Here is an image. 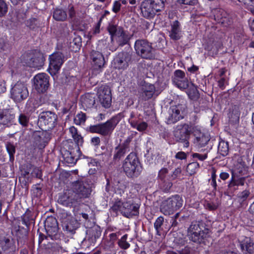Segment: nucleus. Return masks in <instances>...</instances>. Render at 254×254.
Listing matches in <instances>:
<instances>
[{"instance_id":"19","label":"nucleus","mask_w":254,"mask_h":254,"mask_svg":"<svg viewBox=\"0 0 254 254\" xmlns=\"http://www.w3.org/2000/svg\"><path fill=\"white\" fill-rule=\"evenodd\" d=\"M49 69L51 73L55 74L58 72L64 62V56L60 52H57L51 55L49 57Z\"/></svg>"},{"instance_id":"43","label":"nucleus","mask_w":254,"mask_h":254,"mask_svg":"<svg viewBox=\"0 0 254 254\" xmlns=\"http://www.w3.org/2000/svg\"><path fill=\"white\" fill-rule=\"evenodd\" d=\"M229 121L232 124H236L239 122L240 118V112L237 107H235L232 112L229 115Z\"/></svg>"},{"instance_id":"4","label":"nucleus","mask_w":254,"mask_h":254,"mask_svg":"<svg viewBox=\"0 0 254 254\" xmlns=\"http://www.w3.org/2000/svg\"><path fill=\"white\" fill-rule=\"evenodd\" d=\"M188 231L190 240L197 244L204 243V240L209 236L210 232L201 221L192 222Z\"/></svg>"},{"instance_id":"50","label":"nucleus","mask_w":254,"mask_h":254,"mask_svg":"<svg viewBox=\"0 0 254 254\" xmlns=\"http://www.w3.org/2000/svg\"><path fill=\"white\" fill-rule=\"evenodd\" d=\"M199 167V164L196 162H193L188 164L187 167V171L190 175L193 174L195 171Z\"/></svg>"},{"instance_id":"56","label":"nucleus","mask_w":254,"mask_h":254,"mask_svg":"<svg viewBox=\"0 0 254 254\" xmlns=\"http://www.w3.org/2000/svg\"><path fill=\"white\" fill-rule=\"evenodd\" d=\"M37 19L35 18H32L28 20L26 22V25L31 29H34L37 27Z\"/></svg>"},{"instance_id":"17","label":"nucleus","mask_w":254,"mask_h":254,"mask_svg":"<svg viewBox=\"0 0 254 254\" xmlns=\"http://www.w3.org/2000/svg\"><path fill=\"white\" fill-rule=\"evenodd\" d=\"M49 76L45 73H39L35 76L34 86L38 92L43 93L48 90L49 87Z\"/></svg>"},{"instance_id":"36","label":"nucleus","mask_w":254,"mask_h":254,"mask_svg":"<svg viewBox=\"0 0 254 254\" xmlns=\"http://www.w3.org/2000/svg\"><path fill=\"white\" fill-rule=\"evenodd\" d=\"M160 211L165 215H170L176 211L167 199L163 201L160 205Z\"/></svg>"},{"instance_id":"23","label":"nucleus","mask_w":254,"mask_h":254,"mask_svg":"<svg viewBox=\"0 0 254 254\" xmlns=\"http://www.w3.org/2000/svg\"><path fill=\"white\" fill-rule=\"evenodd\" d=\"M90 56L92 60V64L95 69H99L103 67L105 62L101 53L92 50L90 53Z\"/></svg>"},{"instance_id":"46","label":"nucleus","mask_w":254,"mask_h":254,"mask_svg":"<svg viewBox=\"0 0 254 254\" xmlns=\"http://www.w3.org/2000/svg\"><path fill=\"white\" fill-rule=\"evenodd\" d=\"M174 83L181 89H186L189 87V82L187 78L179 80L176 79Z\"/></svg>"},{"instance_id":"35","label":"nucleus","mask_w":254,"mask_h":254,"mask_svg":"<svg viewBox=\"0 0 254 254\" xmlns=\"http://www.w3.org/2000/svg\"><path fill=\"white\" fill-rule=\"evenodd\" d=\"M69 132L75 142V146H81L83 143V137L79 134L77 129L73 126L69 128Z\"/></svg>"},{"instance_id":"53","label":"nucleus","mask_w":254,"mask_h":254,"mask_svg":"<svg viewBox=\"0 0 254 254\" xmlns=\"http://www.w3.org/2000/svg\"><path fill=\"white\" fill-rule=\"evenodd\" d=\"M164 222V218L162 216H160L157 218L154 223V227L157 232L158 233L159 231L161 230V226L163 225Z\"/></svg>"},{"instance_id":"25","label":"nucleus","mask_w":254,"mask_h":254,"mask_svg":"<svg viewBox=\"0 0 254 254\" xmlns=\"http://www.w3.org/2000/svg\"><path fill=\"white\" fill-rule=\"evenodd\" d=\"M193 135L194 136V144L198 148L205 146L210 140L209 136L198 130L194 131Z\"/></svg>"},{"instance_id":"21","label":"nucleus","mask_w":254,"mask_h":254,"mask_svg":"<svg viewBox=\"0 0 254 254\" xmlns=\"http://www.w3.org/2000/svg\"><path fill=\"white\" fill-rule=\"evenodd\" d=\"M86 236L83 242H88L89 245H91L96 243L97 240L99 238L101 234V230L98 226H94L89 228L86 231Z\"/></svg>"},{"instance_id":"6","label":"nucleus","mask_w":254,"mask_h":254,"mask_svg":"<svg viewBox=\"0 0 254 254\" xmlns=\"http://www.w3.org/2000/svg\"><path fill=\"white\" fill-rule=\"evenodd\" d=\"M166 0H144L140 4V8L144 17L152 18L156 13L164 7Z\"/></svg>"},{"instance_id":"38","label":"nucleus","mask_w":254,"mask_h":254,"mask_svg":"<svg viewBox=\"0 0 254 254\" xmlns=\"http://www.w3.org/2000/svg\"><path fill=\"white\" fill-rule=\"evenodd\" d=\"M82 45L81 38L79 36L75 35L72 41L69 43V47L72 51L75 52L80 49Z\"/></svg>"},{"instance_id":"12","label":"nucleus","mask_w":254,"mask_h":254,"mask_svg":"<svg viewBox=\"0 0 254 254\" xmlns=\"http://www.w3.org/2000/svg\"><path fill=\"white\" fill-rule=\"evenodd\" d=\"M132 54L130 52H120L114 59L112 64L114 68L119 70H125L131 63Z\"/></svg>"},{"instance_id":"61","label":"nucleus","mask_w":254,"mask_h":254,"mask_svg":"<svg viewBox=\"0 0 254 254\" xmlns=\"http://www.w3.org/2000/svg\"><path fill=\"white\" fill-rule=\"evenodd\" d=\"M211 185L213 186L214 190H218L220 192H222L223 187L217 185L216 180H212Z\"/></svg>"},{"instance_id":"64","label":"nucleus","mask_w":254,"mask_h":254,"mask_svg":"<svg viewBox=\"0 0 254 254\" xmlns=\"http://www.w3.org/2000/svg\"><path fill=\"white\" fill-rule=\"evenodd\" d=\"M68 15L69 17L71 19H73L75 17L76 12L73 5H69L68 6Z\"/></svg>"},{"instance_id":"59","label":"nucleus","mask_w":254,"mask_h":254,"mask_svg":"<svg viewBox=\"0 0 254 254\" xmlns=\"http://www.w3.org/2000/svg\"><path fill=\"white\" fill-rule=\"evenodd\" d=\"M205 150L206 151V152L203 154L195 153L192 154V156L194 158H197L198 160H199L200 161H203L205 159H206V158L207 157V152L208 151L207 149H205Z\"/></svg>"},{"instance_id":"22","label":"nucleus","mask_w":254,"mask_h":254,"mask_svg":"<svg viewBox=\"0 0 254 254\" xmlns=\"http://www.w3.org/2000/svg\"><path fill=\"white\" fill-rule=\"evenodd\" d=\"M62 223L63 230L71 235L75 233V230L80 225V224L75 218L70 216L63 219Z\"/></svg>"},{"instance_id":"14","label":"nucleus","mask_w":254,"mask_h":254,"mask_svg":"<svg viewBox=\"0 0 254 254\" xmlns=\"http://www.w3.org/2000/svg\"><path fill=\"white\" fill-rule=\"evenodd\" d=\"M29 95L26 86L23 82H17L11 89V98L15 102L20 103L26 99Z\"/></svg>"},{"instance_id":"49","label":"nucleus","mask_w":254,"mask_h":254,"mask_svg":"<svg viewBox=\"0 0 254 254\" xmlns=\"http://www.w3.org/2000/svg\"><path fill=\"white\" fill-rule=\"evenodd\" d=\"M127 235L125 234L118 242L119 246L122 249L126 250L130 246L129 244L127 242Z\"/></svg>"},{"instance_id":"51","label":"nucleus","mask_w":254,"mask_h":254,"mask_svg":"<svg viewBox=\"0 0 254 254\" xmlns=\"http://www.w3.org/2000/svg\"><path fill=\"white\" fill-rule=\"evenodd\" d=\"M7 10L8 7L4 0H0V17L4 16Z\"/></svg>"},{"instance_id":"16","label":"nucleus","mask_w":254,"mask_h":254,"mask_svg":"<svg viewBox=\"0 0 254 254\" xmlns=\"http://www.w3.org/2000/svg\"><path fill=\"white\" fill-rule=\"evenodd\" d=\"M45 228L47 234L52 239L58 240L60 238L58 223L55 217H47L45 221Z\"/></svg>"},{"instance_id":"55","label":"nucleus","mask_w":254,"mask_h":254,"mask_svg":"<svg viewBox=\"0 0 254 254\" xmlns=\"http://www.w3.org/2000/svg\"><path fill=\"white\" fill-rule=\"evenodd\" d=\"M31 174L33 177L39 178L41 179L42 180V172L41 170H40L38 168L34 167L33 166V168H32V171Z\"/></svg>"},{"instance_id":"58","label":"nucleus","mask_w":254,"mask_h":254,"mask_svg":"<svg viewBox=\"0 0 254 254\" xmlns=\"http://www.w3.org/2000/svg\"><path fill=\"white\" fill-rule=\"evenodd\" d=\"M219 44L215 43L214 45H213L211 47L209 46L207 47L208 50L210 52L209 54H212V55H216L218 52V46Z\"/></svg>"},{"instance_id":"27","label":"nucleus","mask_w":254,"mask_h":254,"mask_svg":"<svg viewBox=\"0 0 254 254\" xmlns=\"http://www.w3.org/2000/svg\"><path fill=\"white\" fill-rule=\"evenodd\" d=\"M240 247L244 254H254V242L249 237H246L241 243Z\"/></svg>"},{"instance_id":"13","label":"nucleus","mask_w":254,"mask_h":254,"mask_svg":"<svg viewBox=\"0 0 254 254\" xmlns=\"http://www.w3.org/2000/svg\"><path fill=\"white\" fill-rule=\"evenodd\" d=\"M190 133L189 125L184 124L178 125L174 131V138L176 141L183 143L184 147H188L189 146Z\"/></svg>"},{"instance_id":"47","label":"nucleus","mask_w":254,"mask_h":254,"mask_svg":"<svg viewBox=\"0 0 254 254\" xmlns=\"http://www.w3.org/2000/svg\"><path fill=\"white\" fill-rule=\"evenodd\" d=\"M120 28H123L121 27H118L116 25L110 24L108 27V30L111 35V40H113V37L115 35H119V30Z\"/></svg>"},{"instance_id":"24","label":"nucleus","mask_w":254,"mask_h":254,"mask_svg":"<svg viewBox=\"0 0 254 254\" xmlns=\"http://www.w3.org/2000/svg\"><path fill=\"white\" fill-rule=\"evenodd\" d=\"M180 26V23L178 20L174 21L171 23L169 37L172 40L177 41L180 40L183 36Z\"/></svg>"},{"instance_id":"39","label":"nucleus","mask_w":254,"mask_h":254,"mask_svg":"<svg viewBox=\"0 0 254 254\" xmlns=\"http://www.w3.org/2000/svg\"><path fill=\"white\" fill-rule=\"evenodd\" d=\"M187 93L189 98L192 100L197 101L199 98V93L196 87L192 83L191 86L189 87Z\"/></svg>"},{"instance_id":"30","label":"nucleus","mask_w":254,"mask_h":254,"mask_svg":"<svg viewBox=\"0 0 254 254\" xmlns=\"http://www.w3.org/2000/svg\"><path fill=\"white\" fill-rule=\"evenodd\" d=\"M245 178L241 177L238 179H236L235 175L233 173L232 179L229 184L228 185V192H233L236 190V186H244L245 183Z\"/></svg>"},{"instance_id":"28","label":"nucleus","mask_w":254,"mask_h":254,"mask_svg":"<svg viewBox=\"0 0 254 254\" xmlns=\"http://www.w3.org/2000/svg\"><path fill=\"white\" fill-rule=\"evenodd\" d=\"M14 119V115L8 110H0V124L8 126Z\"/></svg>"},{"instance_id":"26","label":"nucleus","mask_w":254,"mask_h":254,"mask_svg":"<svg viewBox=\"0 0 254 254\" xmlns=\"http://www.w3.org/2000/svg\"><path fill=\"white\" fill-rule=\"evenodd\" d=\"M130 141V140L127 138L123 143L120 144L115 148V153L113 157V159L115 161H119L124 156L127 149L128 148Z\"/></svg>"},{"instance_id":"3","label":"nucleus","mask_w":254,"mask_h":254,"mask_svg":"<svg viewBox=\"0 0 254 254\" xmlns=\"http://www.w3.org/2000/svg\"><path fill=\"white\" fill-rule=\"evenodd\" d=\"M181 168H176L172 174L169 175V170L163 168L159 171L157 179L158 188L164 192H169L173 187L172 181L176 179L181 173Z\"/></svg>"},{"instance_id":"8","label":"nucleus","mask_w":254,"mask_h":254,"mask_svg":"<svg viewBox=\"0 0 254 254\" xmlns=\"http://www.w3.org/2000/svg\"><path fill=\"white\" fill-rule=\"evenodd\" d=\"M118 116H114L104 123L90 126L89 131L91 133H99L104 136H109L120 122Z\"/></svg>"},{"instance_id":"45","label":"nucleus","mask_w":254,"mask_h":254,"mask_svg":"<svg viewBox=\"0 0 254 254\" xmlns=\"http://www.w3.org/2000/svg\"><path fill=\"white\" fill-rule=\"evenodd\" d=\"M18 122L23 127H27L29 123V116L25 114H20L18 117Z\"/></svg>"},{"instance_id":"1","label":"nucleus","mask_w":254,"mask_h":254,"mask_svg":"<svg viewBox=\"0 0 254 254\" xmlns=\"http://www.w3.org/2000/svg\"><path fill=\"white\" fill-rule=\"evenodd\" d=\"M92 191V186L87 182L77 181L72 183L69 189L60 194L58 202L66 206L73 207L83 198L88 197Z\"/></svg>"},{"instance_id":"20","label":"nucleus","mask_w":254,"mask_h":254,"mask_svg":"<svg viewBox=\"0 0 254 254\" xmlns=\"http://www.w3.org/2000/svg\"><path fill=\"white\" fill-rule=\"evenodd\" d=\"M98 99L103 107L109 108L112 103L111 91L108 86H102L98 92Z\"/></svg>"},{"instance_id":"9","label":"nucleus","mask_w":254,"mask_h":254,"mask_svg":"<svg viewBox=\"0 0 254 254\" xmlns=\"http://www.w3.org/2000/svg\"><path fill=\"white\" fill-rule=\"evenodd\" d=\"M58 116L52 111H43L38 116L37 125L42 130H51L57 125Z\"/></svg>"},{"instance_id":"32","label":"nucleus","mask_w":254,"mask_h":254,"mask_svg":"<svg viewBox=\"0 0 254 254\" xmlns=\"http://www.w3.org/2000/svg\"><path fill=\"white\" fill-rule=\"evenodd\" d=\"M76 147V148L75 150L73 149L70 151H66L64 154L66 162L68 163H75L78 159V155H76L75 152L79 153L80 150L78 146Z\"/></svg>"},{"instance_id":"33","label":"nucleus","mask_w":254,"mask_h":254,"mask_svg":"<svg viewBox=\"0 0 254 254\" xmlns=\"http://www.w3.org/2000/svg\"><path fill=\"white\" fill-rule=\"evenodd\" d=\"M167 200L170 204L172 205L173 208L177 211L181 208L183 206V200L180 195L177 194L168 198Z\"/></svg>"},{"instance_id":"62","label":"nucleus","mask_w":254,"mask_h":254,"mask_svg":"<svg viewBox=\"0 0 254 254\" xmlns=\"http://www.w3.org/2000/svg\"><path fill=\"white\" fill-rule=\"evenodd\" d=\"M75 120H78V124H80L84 123L86 121V115L84 113H80L78 114L75 118Z\"/></svg>"},{"instance_id":"40","label":"nucleus","mask_w":254,"mask_h":254,"mask_svg":"<svg viewBox=\"0 0 254 254\" xmlns=\"http://www.w3.org/2000/svg\"><path fill=\"white\" fill-rule=\"evenodd\" d=\"M218 152L223 156L228 155L229 152V144L227 141L221 140L219 142L218 146Z\"/></svg>"},{"instance_id":"42","label":"nucleus","mask_w":254,"mask_h":254,"mask_svg":"<svg viewBox=\"0 0 254 254\" xmlns=\"http://www.w3.org/2000/svg\"><path fill=\"white\" fill-rule=\"evenodd\" d=\"M90 169L88 173L90 175L95 174L98 170H99L100 167V163L95 159L91 160V162L89 163Z\"/></svg>"},{"instance_id":"57","label":"nucleus","mask_w":254,"mask_h":254,"mask_svg":"<svg viewBox=\"0 0 254 254\" xmlns=\"http://www.w3.org/2000/svg\"><path fill=\"white\" fill-rule=\"evenodd\" d=\"M250 192L247 190H245L242 192H241L238 195V198L239 199V201L241 202H243L245 201L248 196L250 195Z\"/></svg>"},{"instance_id":"15","label":"nucleus","mask_w":254,"mask_h":254,"mask_svg":"<svg viewBox=\"0 0 254 254\" xmlns=\"http://www.w3.org/2000/svg\"><path fill=\"white\" fill-rule=\"evenodd\" d=\"M48 130L35 131L32 134L33 145L39 149H44L51 139V133Z\"/></svg>"},{"instance_id":"44","label":"nucleus","mask_w":254,"mask_h":254,"mask_svg":"<svg viewBox=\"0 0 254 254\" xmlns=\"http://www.w3.org/2000/svg\"><path fill=\"white\" fill-rule=\"evenodd\" d=\"M6 148L9 155L10 161H12L14 160V155L16 151L15 146L13 143L7 142L6 143Z\"/></svg>"},{"instance_id":"54","label":"nucleus","mask_w":254,"mask_h":254,"mask_svg":"<svg viewBox=\"0 0 254 254\" xmlns=\"http://www.w3.org/2000/svg\"><path fill=\"white\" fill-rule=\"evenodd\" d=\"M185 73L184 71L181 70H177L174 72V77L173 79V82H175V80H182L184 78H185Z\"/></svg>"},{"instance_id":"41","label":"nucleus","mask_w":254,"mask_h":254,"mask_svg":"<svg viewBox=\"0 0 254 254\" xmlns=\"http://www.w3.org/2000/svg\"><path fill=\"white\" fill-rule=\"evenodd\" d=\"M131 126L133 128H136L139 131H143L146 130L148 125L144 122L138 123L137 121H129Z\"/></svg>"},{"instance_id":"11","label":"nucleus","mask_w":254,"mask_h":254,"mask_svg":"<svg viewBox=\"0 0 254 254\" xmlns=\"http://www.w3.org/2000/svg\"><path fill=\"white\" fill-rule=\"evenodd\" d=\"M134 49L136 55L142 59L151 60L155 58L152 43L147 40H137L134 43Z\"/></svg>"},{"instance_id":"18","label":"nucleus","mask_w":254,"mask_h":254,"mask_svg":"<svg viewBox=\"0 0 254 254\" xmlns=\"http://www.w3.org/2000/svg\"><path fill=\"white\" fill-rule=\"evenodd\" d=\"M44 60L42 53L35 51L27 55L26 64L30 67L39 68L44 65Z\"/></svg>"},{"instance_id":"10","label":"nucleus","mask_w":254,"mask_h":254,"mask_svg":"<svg viewBox=\"0 0 254 254\" xmlns=\"http://www.w3.org/2000/svg\"><path fill=\"white\" fill-rule=\"evenodd\" d=\"M187 107L185 104H178L171 106L165 115L166 122L168 125L174 124L184 118Z\"/></svg>"},{"instance_id":"37","label":"nucleus","mask_w":254,"mask_h":254,"mask_svg":"<svg viewBox=\"0 0 254 254\" xmlns=\"http://www.w3.org/2000/svg\"><path fill=\"white\" fill-rule=\"evenodd\" d=\"M53 17L56 21H64L67 18V13L62 8H56L54 10Z\"/></svg>"},{"instance_id":"31","label":"nucleus","mask_w":254,"mask_h":254,"mask_svg":"<svg viewBox=\"0 0 254 254\" xmlns=\"http://www.w3.org/2000/svg\"><path fill=\"white\" fill-rule=\"evenodd\" d=\"M82 105L86 108H91L95 103V98L94 94L87 93L81 97Z\"/></svg>"},{"instance_id":"63","label":"nucleus","mask_w":254,"mask_h":254,"mask_svg":"<svg viewBox=\"0 0 254 254\" xmlns=\"http://www.w3.org/2000/svg\"><path fill=\"white\" fill-rule=\"evenodd\" d=\"M121 4L120 1L116 0L113 4L112 10L115 13H118L121 9Z\"/></svg>"},{"instance_id":"2","label":"nucleus","mask_w":254,"mask_h":254,"mask_svg":"<svg viewBox=\"0 0 254 254\" xmlns=\"http://www.w3.org/2000/svg\"><path fill=\"white\" fill-rule=\"evenodd\" d=\"M35 216L33 213L27 209L25 213L21 217V220H18L14 226L13 229L15 235L19 239L24 240L26 238L31 225L35 224Z\"/></svg>"},{"instance_id":"34","label":"nucleus","mask_w":254,"mask_h":254,"mask_svg":"<svg viewBox=\"0 0 254 254\" xmlns=\"http://www.w3.org/2000/svg\"><path fill=\"white\" fill-rule=\"evenodd\" d=\"M119 35H118V39L117 43L119 46H123L128 44L130 40V36L124 30L123 28H120L119 30Z\"/></svg>"},{"instance_id":"48","label":"nucleus","mask_w":254,"mask_h":254,"mask_svg":"<svg viewBox=\"0 0 254 254\" xmlns=\"http://www.w3.org/2000/svg\"><path fill=\"white\" fill-rule=\"evenodd\" d=\"M10 247V242L8 238L3 237L0 238V248L3 251L8 250Z\"/></svg>"},{"instance_id":"60","label":"nucleus","mask_w":254,"mask_h":254,"mask_svg":"<svg viewBox=\"0 0 254 254\" xmlns=\"http://www.w3.org/2000/svg\"><path fill=\"white\" fill-rule=\"evenodd\" d=\"M120 234V232L113 233L110 234V242L112 246H114L115 242L118 239V237Z\"/></svg>"},{"instance_id":"5","label":"nucleus","mask_w":254,"mask_h":254,"mask_svg":"<svg viewBox=\"0 0 254 254\" xmlns=\"http://www.w3.org/2000/svg\"><path fill=\"white\" fill-rule=\"evenodd\" d=\"M139 205L131 201L122 202L117 200L115 202L111 209L115 212L120 211L121 213L127 218H131L139 214Z\"/></svg>"},{"instance_id":"52","label":"nucleus","mask_w":254,"mask_h":254,"mask_svg":"<svg viewBox=\"0 0 254 254\" xmlns=\"http://www.w3.org/2000/svg\"><path fill=\"white\" fill-rule=\"evenodd\" d=\"M33 168V166L32 164H27L24 166L23 170L22 171L21 175L23 176L24 178H28V175Z\"/></svg>"},{"instance_id":"29","label":"nucleus","mask_w":254,"mask_h":254,"mask_svg":"<svg viewBox=\"0 0 254 254\" xmlns=\"http://www.w3.org/2000/svg\"><path fill=\"white\" fill-rule=\"evenodd\" d=\"M155 91V88L154 85L146 84L142 87L140 96L143 100L146 101L153 97Z\"/></svg>"},{"instance_id":"7","label":"nucleus","mask_w":254,"mask_h":254,"mask_svg":"<svg viewBox=\"0 0 254 254\" xmlns=\"http://www.w3.org/2000/svg\"><path fill=\"white\" fill-rule=\"evenodd\" d=\"M123 168L127 177L130 178L137 177L142 171L138 157L133 153H130L126 158Z\"/></svg>"}]
</instances>
